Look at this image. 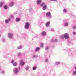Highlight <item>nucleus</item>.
<instances>
[{
	"label": "nucleus",
	"mask_w": 76,
	"mask_h": 76,
	"mask_svg": "<svg viewBox=\"0 0 76 76\" xmlns=\"http://www.w3.org/2000/svg\"><path fill=\"white\" fill-rule=\"evenodd\" d=\"M12 65L13 66H16L18 65V63L16 62H14L13 63Z\"/></svg>",
	"instance_id": "obj_17"
},
{
	"label": "nucleus",
	"mask_w": 76,
	"mask_h": 76,
	"mask_svg": "<svg viewBox=\"0 0 76 76\" xmlns=\"http://www.w3.org/2000/svg\"><path fill=\"white\" fill-rule=\"evenodd\" d=\"M54 41H55V42H58V40L57 39H55L54 40Z\"/></svg>",
	"instance_id": "obj_36"
},
{
	"label": "nucleus",
	"mask_w": 76,
	"mask_h": 76,
	"mask_svg": "<svg viewBox=\"0 0 76 76\" xmlns=\"http://www.w3.org/2000/svg\"><path fill=\"white\" fill-rule=\"evenodd\" d=\"M13 34L11 33H9L8 34V38H9L10 39H11L12 38H13Z\"/></svg>",
	"instance_id": "obj_6"
},
{
	"label": "nucleus",
	"mask_w": 76,
	"mask_h": 76,
	"mask_svg": "<svg viewBox=\"0 0 76 76\" xmlns=\"http://www.w3.org/2000/svg\"><path fill=\"white\" fill-rule=\"evenodd\" d=\"M20 66H22H22H24L25 65V62H23V61L21 60L20 62Z\"/></svg>",
	"instance_id": "obj_9"
},
{
	"label": "nucleus",
	"mask_w": 76,
	"mask_h": 76,
	"mask_svg": "<svg viewBox=\"0 0 76 76\" xmlns=\"http://www.w3.org/2000/svg\"><path fill=\"white\" fill-rule=\"evenodd\" d=\"M29 68H30V66L29 65H27L26 66L25 69L26 70H28L29 69Z\"/></svg>",
	"instance_id": "obj_11"
},
{
	"label": "nucleus",
	"mask_w": 76,
	"mask_h": 76,
	"mask_svg": "<svg viewBox=\"0 0 76 76\" xmlns=\"http://www.w3.org/2000/svg\"><path fill=\"white\" fill-rule=\"evenodd\" d=\"M50 24V23L49 22H48L46 23L45 24V26H46V27H48Z\"/></svg>",
	"instance_id": "obj_10"
},
{
	"label": "nucleus",
	"mask_w": 76,
	"mask_h": 76,
	"mask_svg": "<svg viewBox=\"0 0 76 76\" xmlns=\"http://www.w3.org/2000/svg\"><path fill=\"white\" fill-rule=\"evenodd\" d=\"M13 4H14V2H12L10 4L9 6L10 7H12V6H13Z\"/></svg>",
	"instance_id": "obj_12"
},
{
	"label": "nucleus",
	"mask_w": 76,
	"mask_h": 76,
	"mask_svg": "<svg viewBox=\"0 0 76 76\" xmlns=\"http://www.w3.org/2000/svg\"><path fill=\"white\" fill-rule=\"evenodd\" d=\"M20 20V18H17L16 19V22H19Z\"/></svg>",
	"instance_id": "obj_28"
},
{
	"label": "nucleus",
	"mask_w": 76,
	"mask_h": 76,
	"mask_svg": "<svg viewBox=\"0 0 76 76\" xmlns=\"http://www.w3.org/2000/svg\"><path fill=\"white\" fill-rule=\"evenodd\" d=\"M33 58H37L38 57V56L35 55H34L33 56Z\"/></svg>",
	"instance_id": "obj_23"
},
{
	"label": "nucleus",
	"mask_w": 76,
	"mask_h": 76,
	"mask_svg": "<svg viewBox=\"0 0 76 76\" xmlns=\"http://www.w3.org/2000/svg\"><path fill=\"white\" fill-rule=\"evenodd\" d=\"M51 31H54V28H51Z\"/></svg>",
	"instance_id": "obj_39"
},
{
	"label": "nucleus",
	"mask_w": 76,
	"mask_h": 76,
	"mask_svg": "<svg viewBox=\"0 0 76 76\" xmlns=\"http://www.w3.org/2000/svg\"><path fill=\"white\" fill-rule=\"evenodd\" d=\"M72 29H76V26H72Z\"/></svg>",
	"instance_id": "obj_30"
},
{
	"label": "nucleus",
	"mask_w": 76,
	"mask_h": 76,
	"mask_svg": "<svg viewBox=\"0 0 76 76\" xmlns=\"http://www.w3.org/2000/svg\"><path fill=\"white\" fill-rule=\"evenodd\" d=\"M73 34L74 35H75V34H76V32H73Z\"/></svg>",
	"instance_id": "obj_41"
},
{
	"label": "nucleus",
	"mask_w": 76,
	"mask_h": 76,
	"mask_svg": "<svg viewBox=\"0 0 76 76\" xmlns=\"http://www.w3.org/2000/svg\"><path fill=\"white\" fill-rule=\"evenodd\" d=\"M55 64L56 65H58V64H60V62H56L55 63Z\"/></svg>",
	"instance_id": "obj_24"
},
{
	"label": "nucleus",
	"mask_w": 76,
	"mask_h": 76,
	"mask_svg": "<svg viewBox=\"0 0 76 76\" xmlns=\"http://www.w3.org/2000/svg\"><path fill=\"white\" fill-rule=\"evenodd\" d=\"M46 35V32L45 31H43L42 32V36H44V35Z\"/></svg>",
	"instance_id": "obj_18"
},
{
	"label": "nucleus",
	"mask_w": 76,
	"mask_h": 76,
	"mask_svg": "<svg viewBox=\"0 0 76 76\" xmlns=\"http://www.w3.org/2000/svg\"><path fill=\"white\" fill-rule=\"evenodd\" d=\"M14 61H15L12 60L11 61V63H14Z\"/></svg>",
	"instance_id": "obj_34"
},
{
	"label": "nucleus",
	"mask_w": 76,
	"mask_h": 76,
	"mask_svg": "<svg viewBox=\"0 0 76 76\" xmlns=\"http://www.w3.org/2000/svg\"><path fill=\"white\" fill-rule=\"evenodd\" d=\"M45 61H46V62H48V59H46Z\"/></svg>",
	"instance_id": "obj_35"
},
{
	"label": "nucleus",
	"mask_w": 76,
	"mask_h": 76,
	"mask_svg": "<svg viewBox=\"0 0 76 76\" xmlns=\"http://www.w3.org/2000/svg\"><path fill=\"white\" fill-rule=\"evenodd\" d=\"M30 26V24L28 22H26L25 24L24 28L25 29H29V26Z\"/></svg>",
	"instance_id": "obj_3"
},
{
	"label": "nucleus",
	"mask_w": 76,
	"mask_h": 76,
	"mask_svg": "<svg viewBox=\"0 0 76 76\" xmlns=\"http://www.w3.org/2000/svg\"><path fill=\"white\" fill-rule=\"evenodd\" d=\"M63 12L64 13H66L67 12V10L66 9H64L63 10Z\"/></svg>",
	"instance_id": "obj_25"
},
{
	"label": "nucleus",
	"mask_w": 76,
	"mask_h": 76,
	"mask_svg": "<svg viewBox=\"0 0 76 76\" xmlns=\"http://www.w3.org/2000/svg\"><path fill=\"white\" fill-rule=\"evenodd\" d=\"M63 24H64V26L66 27L68 26L69 24H68V21L66 20H63Z\"/></svg>",
	"instance_id": "obj_1"
},
{
	"label": "nucleus",
	"mask_w": 76,
	"mask_h": 76,
	"mask_svg": "<svg viewBox=\"0 0 76 76\" xmlns=\"http://www.w3.org/2000/svg\"><path fill=\"white\" fill-rule=\"evenodd\" d=\"M45 2H42L40 4V6L41 7H43L44 6H45Z\"/></svg>",
	"instance_id": "obj_13"
},
{
	"label": "nucleus",
	"mask_w": 76,
	"mask_h": 76,
	"mask_svg": "<svg viewBox=\"0 0 76 76\" xmlns=\"http://www.w3.org/2000/svg\"><path fill=\"white\" fill-rule=\"evenodd\" d=\"M19 69H20V67L19 68Z\"/></svg>",
	"instance_id": "obj_45"
},
{
	"label": "nucleus",
	"mask_w": 76,
	"mask_h": 76,
	"mask_svg": "<svg viewBox=\"0 0 76 76\" xmlns=\"http://www.w3.org/2000/svg\"><path fill=\"white\" fill-rule=\"evenodd\" d=\"M72 75H76V71H74L72 72Z\"/></svg>",
	"instance_id": "obj_27"
},
{
	"label": "nucleus",
	"mask_w": 76,
	"mask_h": 76,
	"mask_svg": "<svg viewBox=\"0 0 76 76\" xmlns=\"http://www.w3.org/2000/svg\"><path fill=\"white\" fill-rule=\"evenodd\" d=\"M64 38H65V39H69V34L66 33L64 34Z\"/></svg>",
	"instance_id": "obj_5"
},
{
	"label": "nucleus",
	"mask_w": 76,
	"mask_h": 76,
	"mask_svg": "<svg viewBox=\"0 0 76 76\" xmlns=\"http://www.w3.org/2000/svg\"><path fill=\"white\" fill-rule=\"evenodd\" d=\"M1 36V35L0 34V37Z\"/></svg>",
	"instance_id": "obj_44"
},
{
	"label": "nucleus",
	"mask_w": 76,
	"mask_h": 76,
	"mask_svg": "<svg viewBox=\"0 0 76 76\" xmlns=\"http://www.w3.org/2000/svg\"><path fill=\"white\" fill-rule=\"evenodd\" d=\"M46 16L47 18H48L49 19H51L52 18V15H51V12H46Z\"/></svg>",
	"instance_id": "obj_2"
},
{
	"label": "nucleus",
	"mask_w": 76,
	"mask_h": 76,
	"mask_svg": "<svg viewBox=\"0 0 76 76\" xmlns=\"http://www.w3.org/2000/svg\"><path fill=\"white\" fill-rule=\"evenodd\" d=\"M75 70H76V67H75Z\"/></svg>",
	"instance_id": "obj_42"
},
{
	"label": "nucleus",
	"mask_w": 76,
	"mask_h": 76,
	"mask_svg": "<svg viewBox=\"0 0 76 76\" xmlns=\"http://www.w3.org/2000/svg\"><path fill=\"white\" fill-rule=\"evenodd\" d=\"M1 69V67L0 66V69Z\"/></svg>",
	"instance_id": "obj_43"
},
{
	"label": "nucleus",
	"mask_w": 76,
	"mask_h": 76,
	"mask_svg": "<svg viewBox=\"0 0 76 76\" xmlns=\"http://www.w3.org/2000/svg\"><path fill=\"white\" fill-rule=\"evenodd\" d=\"M45 50H48L49 49V47L48 46H46V47L45 48Z\"/></svg>",
	"instance_id": "obj_31"
},
{
	"label": "nucleus",
	"mask_w": 76,
	"mask_h": 76,
	"mask_svg": "<svg viewBox=\"0 0 76 76\" xmlns=\"http://www.w3.org/2000/svg\"><path fill=\"white\" fill-rule=\"evenodd\" d=\"M51 1H57V0H50Z\"/></svg>",
	"instance_id": "obj_38"
},
{
	"label": "nucleus",
	"mask_w": 76,
	"mask_h": 76,
	"mask_svg": "<svg viewBox=\"0 0 76 76\" xmlns=\"http://www.w3.org/2000/svg\"><path fill=\"white\" fill-rule=\"evenodd\" d=\"M1 73L2 74H4V71L2 70L1 71Z\"/></svg>",
	"instance_id": "obj_33"
},
{
	"label": "nucleus",
	"mask_w": 76,
	"mask_h": 76,
	"mask_svg": "<svg viewBox=\"0 0 76 76\" xmlns=\"http://www.w3.org/2000/svg\"><path fill=\"white\" fill-rule=\"evenodd\" d=\"M4 7L5 10H7V7L6 5H4Z\"/></svg>",
	"instance_id": "obj_26"
},
{
	"label": "nucleus",
	"mask_w": 76,
	"mask_h": 76,
	"mask_svg": "<svg viewBox=\"0 0 76 76\" xmlns=\"http://www.w3.org/2000/svg\"><path fill=\"white\" fill-rule=\"evenodd\" d=\"M43 45H44L43 43H41L40 45L41 47H43Z\"/></svg>",
	"instance_id": "obj_32"
},
{
	"label": "nucleus",
	"mask_w": 76,
	"mask_h": 76,
	"mask_svg": "<svg viewBox=\"0 0 76 76\" xmlns=\"http://www.w3.org/2000/svg\"><path fill=\"white\" fill-rule=\"evenodd\" d=\"M17 56L18 57H20L22 56V53L21 52H19L18 53Z\"/></svg>",
	"instance_id": "obj_14"
},
{
	"label": "nucleus",
	"mask_w": 76,
	"mask_h": 76,
	"mask_svg": "<svg viewBox=\"0 0 76 76\" xmlns=\"http://www.w3.org/2000/svg\"><path fill=\"white\" fill-rule=\"evenodd\" d=\"M13 17H14L13 16V15H12V16H11V18H13Z\"/></svg>",
	"instance_id": "obj_40"
},
{
	"label": "nucleus",
	"mask_w": 76,
	"mask_h": 76,
	"mask_svg": "<svg viewBox=\"0 0 76 76\" xmlns=\"http://www.w3.org/2000/svg\"><path fill=\"white\" fill-rule=\"evenodd\" d=\"M43 10H46L47 9V5H45L42 8Z\"/></svg>",
	"instance_id": "obj_19"
},
{
	"label": "nucleus",
	"mask_w": 76,
	"mask_h": 76,
	"mask_svg": "<svg viewBox=\"0 0 76 76\" xmlns=\"http://www.w3.org/2000/svg\"><path fill=\"white\" fill-rule=\"evenodd\" d=\"M11 20V19L10 18H9L8 19V20L6 19L5 20V23H8L9 22H10Z\"/></svg>",
	"instance_id": "obj_7"
},
{
	"label": "nucleus",
	"mask_w": 76,
	"mask_h": 76,
	"mask_svg": "<svg viewBox=\"0 0 76 76\" xmlns=\"http://www.w3.org/2000/svg\"><path fill=\"white\" fill-rule=\"evenodd\" d=\"M3 3H4V2H3L2 1L0 2V7H2V6H3Z\"/></svg>",
	"instance_id": "obj_21"
},
{
	"label": "nucleus",
	"mask_w": 76,
	"mask_h": 76,
	"mask_svg": "<svg viewBox=\"0 0 76 76\" xmlns=\"http://www.w3.org/2000/svg\"><path fill=\"white\" fill-rule=\"evenodd\" d=\"M22 48V46L20 45V46H18L17 47V48L18 50H19V49H21Z\"/></svg>",
	"instance_id": "obj_22"
},
{
	"label": "nucleus",
	"mask_w": 76,
	"mask_h": 76,
	"mask_svg": "<svg viewBox=\"0 0 76 76\" xmlns=\"http://www.w3.org/2000/svg\"><path fill=\"white\" fill-rule=\"evenodd\" d=\"M36 69H37V66H34L33 68V70H35Z\"/></svg>",
	"instance_id": "obj_29"
},
{
	"label": "nucleus",
	"mask_w": 76,
	"mask_h": 76,
	"mask_svg": "<svg viewBox=\"0 0 76 76\" xmlns=\"http://www.w3.org/2000/svg\"><path fill=\"white\" fill-rule=\"evenodd\" d=\"M40 48L39 47H37L36 48L35 50V51H38L39 50Z\"/></svg>",
	"instance_id": "obj_16"
},
{
	"label": "nucleus",
	"mask_w": 76,
	"mask_h": 76,
	"mask_svg": "<svg viewBox=\"0 0 76 76\" xmlns=\"http://www.w3.org/2000/svg\"><path fill=\"white\" fill-rule=\"evenodd\" d=\"M41 3H42V0H37V5H39V4H41Z\"/></svg>",
	"instance_id": "obj_8"
},
{
	"label": "nucleus",
	"mask_w": 76,
	"mask_h": 76,
	"mask_svg": "<svg viewBox=\"0 0 76 76\" xmlns=\"http://www.w3.org/2000/svg\"><path fill=\"white\" fill-rule=\"evenodd\" d=\"M2 41L3 42H4V41H5V39H2Z\"/></svg>",
	"instance_id": "obj_37"
},
{
	"label": "nucleus",
	"mask_w": 76,
	"mask_h": 76,
	"mask_svg": "<svg viewBox=\"0 0 76 76\" xmlns=\"http://www.w3.org/2000/svg\"><path fill=\"white\" fill-rule=\"evenodd\" d=\"M60 38L61 39H64V35L62 34L60 36Z\"/></svg>",
	"instance_id": "obj_15"
},
{
	"label": "nucleus",
	"mask_w": 76,
	"mask_h": 76,
	"mask_svg": "<svg viewBox=\"0 0 76 76\" xmlns=\"http://www.w3.org/2000/svg\"><path fill=\"white\" fill-rule=\"evenodd\" d=\"M13 72L15 74H18L19 73V69L17 68H15L13 69Z\"/></svg>",
	"instance_id": "obj_4"
},
{
	"label": "nucleus",
	"mask_w": 76,
	"mask_h": 76,
	"mask_svg": "<svg viewBox=\"0 0 76 76\" xmlns=\"http://www.w3.org/2000/svg\"><path fill=\"white\" fill-rule=\"evenodd\" d=\"M29 12H33V9L32 8H31L29 9Z\"/></svg>",
	"instance_id": "obj_20"
}]
</instances>
